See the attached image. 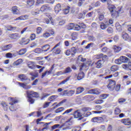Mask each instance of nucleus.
I'll return each instance as SVG.
<instances>
[{
	"label": "nucleus",
	"instance_id": "1",
	"mask_svg": "<svg viewBox=\"0 0 131 131\" xmlns=\"http://www.w3.org/2000/svg\"><path fill=\"white\" fill-rule=\"evenodd\" d=\"M26 94L27 97L28 98V101L30 104H34L35 102V100L33 98H38L39 97V94L37 92L33 91H27Z\"/></svg>",
	"mask_w": 131,
	"mask_h": 131
},
{
	"label": "nucleus",
	"instance_id": "2",
	"mask_svg": "<svg viewBox=\"0 0 131 131\" xmlns=\"http://www.w3.org/2000/svg\"><path fill=\"white\" fill-rule=\"evenodd\" d=\"M110 12H111V16L112 18H117L119 16L121 10H118L116 6L113 4H109L107 7Z\"/></svg>",
	"mask_w": 131,
	"mask_h": 131
},
{
	"label": "nucleus",
	"instance_id": "3",
	"mask_svg": "<svg viewBox=\"0 0 131 131\" xmlns=\"http://www.w3.org/2000/svg\"><path fill=\"white\" fill-rule=\"evenodd\" d=\"M76 52H77V49H75V48H72L71 49L67 50V51H66L64 53H65V55L68 56L71 55V57H74Z\"/></svg>",
	"mask_w": 131,
	"mask_h": 131
},
{
	"label": "nucleus",
	"instance_id": "4",
	"mask_svg": "<svg viewBox=\"0 0 131 131\" xmlns=\"http://www.w3.org/2000/svg\"><path fill=\"white\" fill-rule=\"evenodd\" d=\"M60 45H61V42H59L58 43H57L54 46V47L52 48L51 51V52L52 51L53 54H54L55 55H59L60 53H61V49H60L59 48H57L56 49H55V48L59 47Z\"/></svg>",
	"mask_w": 131,
	"mask_h": 131
},
{
	"label": "nucleus",
	"instance_id": "5",
	"mask_svg": "<svg viewBox=\"0 0 131 131\" xmlns=\"http://www.w3.org/2000/svg\"><path fill=\"white\" fill-rule=\"evenodd\" d=\"M109 83L107 85V87L110 91H113L115 90V86L116 85V81L112 79H109Z\"/></svg>",
	"mask_w": 131,
	"mask_h": 131
},
{
	"label": "nucleus",
	"instance_id": "6",
	"mask_svg": "<svg viewBox=\"0 0 131 131\" xmlns=\"http://www.w3.org/2000/svg\"><path fill=\"white\" fill-rule=\"evenodd\" d=\"M4 28H5V30L7 31H12V32H16L17 30L16 27H13L11 25H7L4 26Z\"/></svg>",
	"mask_w": 131,
	"mask_h": 131
},
{
	"label": "nucleus",
	"instance_id": "7",
	"mask_svg": "<svg viewBox=\"0 0 131 131\" xmlns=\"http://www.w3.org/2000/svg\"><path fill=\"white\" fill-rule=\"evenodd\" d=\"M92 66L93 67H95V68L97 69H101L102 67V61L101 59H99L98 61L97 62H94L92 64Z\"/></svg>",
	"mask_w": 131,
	"mask_h": 131
},
{
	"label": "nucleus",
	"instance_id": "8",
	"mask_svg": "<svg viewBox=\"0 0 131 131\" xmlns=\"http://www.w3.org/2000/svg\"><path fill=\"white\" fill-rule=\"evenodd\" d=\"M51 8L48 4H45L41 6L40 8V11L42 12H48L51 10Z\"/></svg>",
	"mask_w": 131,
	"mask_h": 131
},
{
	"label": "nucleus",
	"instance_id": "9",
	"mask_svg": "<svg viewBox=\"0 0 131 131\" xmlns=\"http://www.w3.org/2000/svg\"><path fill=\"white\" fill-rule=\"evenodd\" d=\"M54 69V65H52L51 67L50 70L46 71L44 73H42V75H41V78L43 79L45 76L50 75L52 72H53V71Z\"/></svg>",
	"mask_w": 131,
	"mask_h": 131
},
{
	"label": "nucleus",
	"instance_id": "10",
	"mask_svg": "<svg viewBox=\"0 0 131 131\" xmlns=\"http://www.w3.org/2000/svg\"><path fill=\"white\" fill-rule=\"evenodd\" d=\"M86 28V26L85 24H84L83 23H79L78 24H76L75 26V30L76 31H79L82 29H84Z\"/></svg>",
	"mask_w": 131,
	"mask_h": 131
},
{
	"label": "nucleus",
	"instance_id": "11",
	"mask_svg": "<svg viewBox=\"0 0 131 131\" xmlns=\"http://www.w3.org/2000/svg\"><path fill=\"white\" fill-rule=\"evenodd\" d=\"M121 123L124 125L131 126V120L129 118L121 120Z\"/></svg>",
	"mask_w": 131,
	"mask_h": 131
},
{
	"label": "nucleus",
	"instance_id": "12",
	"mask_svg": "<svg viewBox=\"0 0 131 131\" xmlns=\"http://www.w3.org/2000/svg\"><path fill=\"white\" fill-rule=\"evenodd\" d=\"M30 39L29 38H27L23 37L21 38V40L19 42V44L22 46L26 45L30 43Z\"/></svg>",
	"mask_w": 131,
	"mask_h": 131
},
{
	"label": "nucleus",
	"instance_id": "13",
	"mask_svg": "<svg viewBox=\"0 0 131 131\" xmlns=\"http://www.w3.org/2000/svg\"><path fill=\"white\" fill-rule=\"evenodd\" d=\"M13 48V45L12 43L4 45L1 47V50L2 51H8Z\"/></svg>",
	"mask_w": 131,
	"mask_h": 131
},
{
	"label": "nucleus",
	"instance_id": "14",
	"mask_svg": "<svg viewBox=\"0 0 131 131\" xmlns=\"http://www.w3.org/2000/svg\"><path fill=\"white\" fill-rule=\"evenodd\" d=\"M75 93V91L73 90L68 91L66 90L63 91V95L68 96H73Z\"/></svg>",
	"mask_w": 131,
	"mask_h": 131
},
{
	"label": "nucleus",
	"instance_id": "15",
	"mask_svg": "<svg viewBox=\"0 0 131 131\" xmlns=\"http://www.w3.org/2000/svg\"><path fill=\"white\" fill-rule=\"evenodd\" d=\"M121 67L126 71H131V61H130L128 64L125 63L122 64Z\"/></svg>",
	"mask_w": 131,
	"mask_h": 131
},
{
	"label": "nucleus",
	"instance_id": "16",
	"mask_svg": "<svg viewBox=\"0 0 131 131\" xmlns=\"http://www.w3.org/2000/svg\"><path fill=\"white\" fill-rule=\"evenodd\" d=\"M9 37L13 39H18L21 37V36L18 33H12L9 35Z\"/></svg>",
	"mask_w": 131,
	"mask_h": 131
},
{
	"label": "nucleus",
	"instance_id": "17",
	"mask_svg": "<svg viewBox=\"0 0 131 131\" xmlns=\"http://www.w3.org/2000/svg\"><path fill=\"white\" fill-rule=\"evenodd\" d=\"M28 67L29 69L31 70L36 69V67L35 66V63L33 61H28L27 63Z\"/></svg>",
	"mask_w": 131,
	"mask_h": 131
},
{
	"label": "nucleus",
	"instance_id": "18",
	"mask_svg": "<svg viewBox=\"0 0 131 131\" xmlns=\"http://www.w3.org/2000/svg\"><path fill=\"white\" fill-rule=\"evenodd\" d=\"M11 12L15 15H18L20 14V11L18 10V7L17 6L12 7Z\"/></svg>",
	"mask_w": 131,
	"mask_h": 131
},
{
	"label": "nucleus",
	"instance_id": "19",
	"mask_svg": "<svg viewBox=\"0 0 131 131\" xmlns=\"http://www.w3.org/2000/svg\"><path fill=\"white\" fill-rule=\"evenodd\" d=\"M29 18V15H21L19 17L16 18L14 20H25L27 19H28Z\"/></svg>",
	"mask_w": 131,
	"mask_h": 131
},
{
	"label": "nucleus",
	"instance_id": "20",
	"mask_svg": "<svg viewBox=\"0 0 131 131\" xmlns=\"http://www.w3.org/2000/svg\"><path fill=\"white\" fill-rule=\"evenodd\" d=\"M18 84L20 86L22 87L23 88L26 90H29L31 88V85H27L26 84L24 83H20L18 82Z\"/></svg>",
	"mask_w": 131,
	"mask_h": 131
},
{
	"label": "nucleus",
	"instance_id": "21",
	"mask_svg": "<svg viewBox=\"0 0 131 131\" xmlns=\"http://www.w3.org/2000/svg\"><path fill=\"white\" fill-rule=\"evenodd\" d=\"M84 91H85L84 88H83L82 86H79L76 88V91L75 94L79 95L80 94H82Z\"/></svg>",
	"mask_w": 131,
	"mask_h": 131
},
{
	"label": "nucleus",
	"instance_id": "22",
	"mask_svg": "<svg viewBox=\"0 0 131 131\" xmlns=\"http://www.w3.org/2000/svg\"><path fill=\"white\" fill-rule=\"evenodd\" d=\"M50 48H51L50 45H46L42 46V48H41V49L42 50L43 52H46L50 49Z\"/></svg>",
	"mask_w": 131,
	"mask_h": 131
},
{
	"label": "nucleus",
	"instance_id": "23",
	"mask_svg": "<svg viewBox=\"0 0 131 131\" xmlns=\"http://www.w3.org/2000/svg\"><path fill=\"white\" fill-rule=\"evenodd\" d=\"M18 78L23 82L28 79V78L25 74H19Z\"/></svg>",
	"mask_w": 131,
	"mask_h": 131
},
{
	"label": "nucleus",
	"instance_id": "24",
	"mask_svg": "<svg viewBox=\"0 0 131 131\" xmlns=\"http://www.w3.org/2000/svg\"><path fill=\"white\" fill-rule=\"evenodd\" d=\"M68 30H73L74 29L75 30L76 24L70 23L67 26Z\"/></svg>",
	"mask_w": 131,
	"mask_h": 131
},
{
	"label": "nucleus",
	"instance_id": "25",
	"mask_svg": "<svg viewBox=\"0 0 131 131\" xmlns=\"http://www.w3.org/2000/svg\"><path fill=\"white\" fill-rule=\"evenodd\" d=\"M119 75V73L118 72H116V73H115V74H113V75L111 74L109 76L104 77V79H110L113 77V76L115 77H117Z\"/></svg>",
	"mask_w": 131,
	"mask_h": 131
},
{
	"label": "nucleus",
	"instance_id": "26",
	"mask_svg": "<svg viewBox=\"0 0 131 131\" xmlns=\"http://www.w3.org/2000/svg\"><path fill=\"white\" fill-rule=\"evenodd\" d=\"M89 94L99 95L100 94V92L97 89H91V90L89 91Z\"/></svg>",
	"mask_w": 131,
	"mask_h": 131
},
{
	"label": "nucleus",
	"instance_id": "27",
	"mask_svg": "<svg viewBox=\"0 0 131 131\" xmlns=\"http://www.w3.org/2000/svg\"><path fill=\"white\" fill-rule=\"evenodd\" d=\"M71 7L70 6H65L63 10V13L64 15H67L69 13Z\"/></svg>",
	"mask_w": 131,
	"mask_h": 131
},
{
	"label": "nucleus",
	"instance_id": "28",
	"mask_svg": "<svg viewBox=\"0 0 131 131\" xmlns=\"http://www.w3.org/2000/svg\"><path fill=\"white\" fill-rule=\"evenodd\" d=\"M61 10V6L60 4H57L55 7V12L56 13H58Z\"/></svg>",
	"mask_w": 131,
	"mask_h": 131
},
{
	"label": "nucleus",
	"instance_id": "29",
	"mask_svg": "<svg viewBox=\"0 0 131 131\" xmlns=\"http://www.w3.org/2000/svg\"><path fill=\"white\" fill-rule=\"evenodd\" d=\"M78 34L77 32H73L71 34L72 39L76 40L78 39Z\"/></svg>",
	"mask_w": 131,
	"mask_h": 131
},
{
	"label": "nucleus",
	"instance_id": "30",
	"mask_svg": "<svg viewBox=\"0 0 131 131\" xmlns=\"http://www.w3.org/2000/svg\"><path fill=\"white\" fill-rule=\"evenodd\" d=\"M107 21H105V23L101 22L100 25V28L102 30H105L107 28Z\"/></svg>",
	"mask_w": 131,
	"mask_h": 131
},
{
	"label": "nucleus",
	"instance_id": "31",
	"mask_svg": "<svg viewBox=\"0 0 131 131\" xmlns=\"http://www.w3.org/2000/svg\"><path fill=\"white\" fill-rule=\"evenodd\" d=\"M101 119H102V117H93L91 121L92 122L97 123V122H99L101 120Z\"/></svg>",
	"mask_w": 131,
	"mask_h": 131
},
{
	"label": "nucleus",
	"instance_id": "32",
	"mask_svg": "<svg viewBox=\"0 0 131 131\" xmlns=\"http://www.w3.org/2000/svg\"><path fill=\"white\" fill-rule=\"evenodd\" d=\"M74 115L75 118H79L82 117V114L81 112H78V110L75 111Z\"/></svg>",
	"mask_w": 131,
	"mask_h": 131
},
{
	"label": "nucleus",
	"instance_id": "33",
	"mask_svg": "<svg viewBox=\"0 0 131 131\" xmlns=\"http://www.w3.org/2000/svg\"><path fill=\"white\" fill-rule=\"evenodd\" d=\"M17 52L19 55L22 56L26 54V53L27 52V49H20L18 51H17Z\"/></svg>",
	"mask_w": 131,
	"mask_h": 131
},
{
	"label": "nucleus",
	"instance_id": "34",
	"mask_svg": "<svg viewBox=\"0 0 131 131\" xmlns=\"http://www.w3.org/2000/svg\"><path fill=\"white\" fill-rule=\"evenodd\" d=\"M85 76V74H84V73L83 72H81L80 73H79L77 77V79L78 80H80L81 79H82Z\"/></svg>",
	"mask_w": 131,
	"mask_h": 131
},
{
	"label": "nucleus",
	"instance_id": "35",
	"mask_svg": "<svg viewBox=\"0 0 131 131\" xmlns=\"http://www.w3.org/2000/svg\"><path fill=\"white\" fill-rule=\"evenodd\" d=\"M72 72H73V70L71 69V68L70 67H67V68L65 69V70L63 71L64 74H70Z\"/></svg>",
	"mask_w": 131,
	"mask_h": 131
},
{
	"label": "nucleus",
	"instance_id": "36",
	"mask_svg": "<svg viewBox=\"0 0 131 131\" xmlns=\"http://www.w3.org/2000/svg\"><path fill=\"white\" fill-rule=\"evenodd\" d=\"M119 69V67H118L117 65H114L111 68V70L113 72H115L118 71Z\"/></svg>",
	"mask_w": 131,
	"mask_h": 131
},
{
	"label": "nucleus",
	"instance_id": "37",
	"mask_svg": "<svg viewBox=\"0 0 131 131\" xmlns=\"http://www.w3.org/2000/svg\"><path fill=\"white\" fill-rule=\"evenodd\" d=\"M120 113H121V110H120L119 107H116L115 110H114V114H115L116 116L119 115Z\"/></svg>",
	"mask_w": 131,
	"mask_h": 131
},
{
	"label": "nucleus",
	"instance_id": "38",
	"mask_svg": "<svg viewBox=\"0 0 131 131\" xmlns=\"http://www.w3.org/2000/svg\"><path fill=\"white\" fill-rule=\"evenodd\" d=\"M18 101L17 99L13 98H10V102L9 103L10 105H14L18 103Z\"/></svg>",
	"mask_w": 131,
	"mask_h": 131
},
{
	"label": "nucleus",
	"instance_id": "39",
	"mask_svg": "<svg viewBox=\"0 0 131 131\" xmlns=\"http://www.w3.org/2000/svg\"><path fill=\"white\" fill-rule=\"evenodd\" d=\"M91 111V108L89 107H83L81 108V111H82L83 113L90 112Z\"/></svg>",
	"mask_w": 131,
	"mask_h": 131
},
{
	"label": "nucleus",
	"instance_id": "40",
	"mask_svg": "<svg viewBox=\"0 0 131 131\" xmlns=\"http://www.w3.org/2000/svg\"><path fill=\"white\" fill-rule=\"evenodd\" d=\"M121 61L123 63H126L128 61L129 59L126 56H120V57Z\"/></svg>",
	"mask_w": 131,
	"mask_h": 131
},
{
	"label": "nucleus",
	"instance_id": "41",
	"mask_svg": "<svg viewBox=\"0 0 131 131\" xmlns=\"http://www.w3.org/2000/svg\"><path fill=\"white\" fill-rule=\"evenodd\" d=\"M114 51L116 53H119V51H121L122 48L120 47L119 46H114Z\"/></svg>",
	"mask_w": 131,
	"mask_h": 131
},
{
	"label": "nucleus",
	"instance_id": "42",
	"mask_svg": "<svg viewBox=\"0 0 131 131\" xmlns=\"http://www.w3.org/2000/svg\"><path fill=\"white\" fill-rule=\"evenodd\" d=\"M1 104L3 106L4 111H8V105L7 104V103L3 101L2 102H1Z\"/></svg>",
	"mask_w": 131,
	"mask_h": 131
},
{
	"label": "nucleus",
	"instance_id": "43",
	"mask_svg": "<svg viewBox=\"0 0 131 131\" xmlns=\"http://www.w3.org/2000/svg\"><path fill=\"white\" fill-rule=\"evenodd\" d=\"M35 1L34 0H28L27 1V4L30 7H31L34 5Z\"/></svg>",
	"mask_w": 131,
	"mask_h": 131
},
{
	"label": "nucleus",
	"instance_id": "44",
	"mask_svg": "<svg viewBox=\"0 0 131 131\" xmlns=\"http://www.w3.org/2000/svg\"><path fill=\"white\" fill-rule=\"evenodd\" d=\"M34 52H35V53L38 54L43 53V51L41 48H36L34 49Z\"/></svg>",
	"mask_w": 131,
	"mask_h": 131
},
{
	"label": "nucleus",
	"instance_id": "45",
	"mask_svg": "<svg viewBox=\"0 0 131 131\" xmlns=\"http://www.w3.org/2000/svg\"><path fill=\"white\" fill-rule=\"evenodd\" d=\"M115 27L116 28V30L118 31H120L122 30V26L119 24V23H117L115 25Z\"/></svg>",
	"mask_w": 131,
	"mask_h": 131
},
{
	"label": "nucleus",
	"instance_id": "46",
	"mask_svg": "<svg viewBox=\"0 0 131 131\" xmlns=\"http://www.w3.org/2000/svg\"><path fill=\"white\" fill-rule=\"evenodd\" d=\"M52 35L49 32H45L43 34L42 37L45 39H47L49 37H50Z\"/></svg>",
	"mask_w": 131,
	"mask_h": 131
},
{
	"label": "nucleus",
	"instance_id": "47",
	"mask_svg": "<svg viewBox=\"0 0 131 131\" xmlns=\"http://www.w3.org/2000/svg\"><path fill=\"white\" fill-rule=\"evenodd\" d=\"M122 37H123L124 40H127L128 39V38H129V36H128L127 33H125L122 35Z\"/></svg>",
	"mask_w": 131,
	"mask_h": 131
},
{
	"label": "nucleus",
	"instance_id": "48",
	"mask_svg": "<svg viewBox=\"0 0 131 131\" xmlns=\"http://www.w3.org/2000/svg\"><path fill=\"white\" fill-rule=\"evenodd\" d=\"M110 96V94H101L100 96V98L101 99H106L108 97Z\"/></svg>",
	"mask_w": 131,
	"mask_h": 131
},
{
	"label": "nucleus",
	"instance_id": "49",
	"mask_svg": "<svg viewBox=\"0 0 131 131\" xmlns=\"http://www.w3.org/2000/svg\"><path fill=\"white\" fill-rule=\"evenodd\" d=\"M36 34H40L42 32V28L41 27H38V28H36Z\"/></svg>",
	"mask_w": 131,
	"mask_h": 131
},
{
	"label": "nucleus",
	"instance_id": "50",
	"mask_svg": "<svg viewBox=\"0 0 131 131\" xmlns=\"http://www.w3.org/2000/svg\"><path fill=\"white\" fill-rule=\"evenodd\" d=\"M30 38V40L31 41L35 40L36 39V35L34 33L31 34Z\"/></svg>",
	"mask_w": 131,
	"mask_h": 131
},
{
	"label": "nucleus",
	"instance_id": "51",
	"mask_svg": "<svg viewBox=\"0 0 131 131\" xmlns=\"http://www.w3.org/2000/svg\"><path fill=\"white\" fill-rule=\"evenodd\" d=\"M70 78H71V76L68 77L67 78H66L65 80H64L63 81H61L59 83V85L65 84L67 81H69V80L70 79Z\"/></svg>",
	"mask_w": 131,
	"mask_h": 131
},
{
	"label": "nucleus",
	"instance_id": "52",
	"mask_svg": "<svg viewBox=\"0 0 131 131\" xmlns=\"http://www.w3.org/2000/svg\"><path fill=\"white\" fill-rule=\"evenodd\" d=\"M9 108H10V110L12 112L16 111L17 110V107H15L14 105H11Z\"/></svg>",
	"mask_w": 131,
	"mask_h": 131
},
{
	"label": "nucleus",
	"instance_id": "53",
	"mask_svg": "<svg viewBox=\"0 0 131 131\" xmlns=\"http://www.w3.org/2000/svg\"><path fill=\"white\" fill-rule=\"evenodd\" d=\"M128 75H124L123 77V80H125L126 79H127L129 77V76H131V71L127 73Z\"/></svg>",
	"mask_w": 131,
	"mask_h": 131
},
{
	"label": "nucleus",
	"instance_id": "54",
	"mask_svg": "<svg viewBox=\"0 0 131 131\" xmlns=\"http://www.w3.org/2000/svg\"><path fill=\"white\" fill-rule=\"evenodd\" d=\"M91 115H92V113L91 112L83 113V116L85 118H88Z\"/></svg>",
	"mask_w": 131,
	"mask_h": 131
},
{
	"label": "nucleus",
	"instance_id": "55",
	"mask_svg": "<svg viewBox=\"0 0 131 131\" xmlns=\"http://www.w3.org/2000/svg\"><path fill=\"white\" fill-rule=\"evenodd\" d=\"M64 110V107H59V108H57V110H56L55 113H61V112L63 111Z\"/></svg>",
	"mask_w": 131,
	"mask_h": 131
},
{
	"label": "nucleus",
	"instance_id": "56",
	"mask_svg": "<svg viewBox=\"0 0 131 131\" xmlns=\"http://www.w3.org/2000/svg\"><path fill=\"white\" fill-rule=\"evenodd\" d=\"M115 62L116 64H117L118 65H120V64H122V63H123L120 58L115 59Z\"/></svg>",
	"mask_w": 131,
	"mask_h": 131
},
{
	"label": "nucleus",
	"instance_id": "57",
	"mask_svg": "<svg viewBox=\"0 0 131 131\" xmlns=\"http://www.w3.org/2000/svg\"><path fill=\"white\" fill-rule=\"evenodd\" d=\"M103 57V53H100V54H97V55H95V58L97 59H101Z\"/></svg>",
	"mask_w": 131,
	"mask_h": 131
},
{
	"label": "nucleus",
	"instance_id": "58",
	"mask_svg": "<svg viewBox=\"0 0 131 131\" xmlns=\"http://www.w3.org/2000/svg\"><path fill=\"white\" fill-rule=\"evenodd\" d=\"M86 98L88 101H93L94 99V97L91 95L86 96Z\"/></svg>",
	"mask_w": 131,
	"mask_h": 131
},
{
	"label": "nucleus",
	"instance_id": "59",
	"mask_svg": "<svg viewBox=\"0 0 131 131\" xmlns=\"http://www.w3.org/2000/svg\"><path fill=\"white\" fill-rule=\"evenodd\" d=\"M121 87V85L120 84H117L116 86H115V90L118 92L119 91Z\"/></svg>",
	"mask_w": 131,
	"mask_h": 131
},
{
	"label": "nucleus",
	"instance_id": "60",
	"mask_svg": "<svg viewBox=\"0 0 131 131\" xmlns=\"http://www.w3.org/2000/svg\"><path fill=\"white\" fill-rule=\"evenodd\" d=\"M85 2V0H79L78 3H77V6H78V7H81L84 2Z\"/></svg>",
	"mask_w": 131,
	"mask_h": 131
},
{
	"label": "nucleus",
	"instance_id": "61",
	"mask_svg": "<svg viewBox=\"0 0 131 131\" xmlns=\"http://www.w3.org/2000/svg\"><path fill=\"white\" fill-rule=\"evenodd\" d=\"M21 63H22V59H19L15 61V62H14V64L17 66L18 65H20Z\"/></svg>",
	"mask_w": 131,
	"mask_h": 131
},
{
	"label": "nucleus",
	"instance_id": "62",
	"mask_svg": "<svg viewBox=\"0 0 131 131\" xmlns=\"http://www.w3.org/2000/svg\"><path fill=\"white\" fill-rule=\"evenodd\" d=\"M48 33H49L51 36H54L55 34V31L53 29H49L48 30Z\"/></svg>",
	"mask_w": 131,
	"mask_h": 131
},
{
	"label": "nucleus",
	"instance_id": "63",
	"mask_svg": "<svg viewBox=\"0 0 131 131\" xmlns=\"http://www.w3.org/2000/svg\"><path fill=\"white\" fill-rule=\"evenodd\" d=\"M73 111V108H70L65 111V112L62 114V115H65L66 114H68Z\"/></svg>",
	"mask_w": 131,
	"mask_h": 131
},
{
	"label": "nucleus",
	"instance_id": "64",
	"mask_svg": "<svg viewBox=\"0 0 131 131\" xmlns=\"http://www.w3.org/2000/svg\"><path fill=\"white\" fill-rule=\"evenodd\" d=\"M50 96V94H47V93H44L43 95H42V97H41V100H43L45 99V98H47L49 96Z\"/></svg>",
	"mask_w": 131,
	"mask_h": 131
}]
</instances>
